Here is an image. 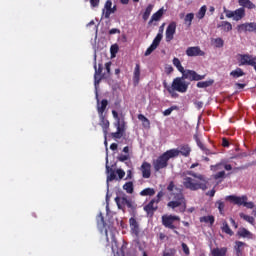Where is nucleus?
<instances>
[{
  "instance_id": "obj_1",
  "label": "nucleus",
  "mask_w": 256,
  "mask_h": 256,
  "mask_svg": "<svg viewBox=\"0 0 256 256\" xmlns=\"http://www.w3.org/2000/svg\"><path fill=\"white\" fill-rule=\"evenodd\" d=\"M167 191L172 197V201L168 202L167 207H170V209L179 207V213H185L187 211V200L185 194H183V189L176 187L175 182L171 181L167 186Z\"/></svg>"
},
{
  "instance_id": "obj_2",
  "label": "nucleus",
  "mask_w": 256,
  "mask_h": 256,
  "mask_svg": "<svg viewBox=\"0 0 256 256\" xmlns=\"http://www.w3.org/2000/svg\"><path fill=\"white\" fill-rule=\"evenodd\" d=\"M163 85L173 98L179 97V94H177L175 91H178V93H187V89H189V84L185 82V78H183V76L175 78L172 81L171 86H168L167 82H164Z\"/></svg>"
},
{
  "instance_id": "obj_3",
  "label": "nucleus",
  "mask_w": 256,
  "mask_h": 256,
  "mask_svg": "<svg viewBox=\"0 0 256 256\" xmlns=\"http://www.w3.org/2000/svg\"><path fill=\"white\" fill-rule=\"evenodd\" d=\"M178 152L175 150H167L162 155H160L156 160L153 161L152 165L154 167V171H161V169H166L169 165V159H173L177 157Z\"/></svg>"
},
{
  "instance_id": "obj_4",
  "label": "nucleus",
  "mask_w": 256,
  "mask_h": 256,
  "mask_svg": "<svg viewBox=\"0 0 256 256\" xmlns=\"http://www.w3.org/2000/svg\"><path fill=\"white\" fill-rule=\"evenodd\" d=\"M248 198L246 195L243 196H235V195H229L225 197V201H229L230 203H233L234 205H243V207H246L247 209H253L255 207V204L253 202H247Z\"/></svg>"
},
{
  "instance_id": "obj_5",
  "label": "nucleus",
  "mask_w": 256,
  "mask_h": 256,
  "mask_svg": "<svg viewBox=\"0 0 256 256\" xmlns=\"http://www.w3.org/2000/svg\"><path fill=\"white\" fill-rule=\"evenodd\" d=\"M164 28H165V23H163L159 27L158 33H157L156 37L154 38L152 44L147 48V50L144 53L145 57H149V55H151V53H153V51H155V49H157L159 47V45L161 44V41L163 40Z\"/></svg>"
},
{
  "instance_id": "obj_6",
  "label": "nucleus",
  "mask_w": 256,
  "mask_h": 256,
  "mask_svg": "<svg viewBox=\"0 0 256 256\" xmlns=\"http://www.w3.org/2000/svg\"><path fill=\"white\" fill-rule=\"evenodd\" d=\"M182 183L185 189H189L190 191H199V189H206L205 184L191 177H184Z\"/></svg>"
},
{
  "instance_id": "obj_7",
  "label": "nucleus",
  "mask_w": 256,
  "mask_h": 256,
  "mask_svg": "<svg viewBox=\"0 0 256 256\" xmlns=\"http://www.w3.org/2000/svg\"><path fill=\"white\" fill-rule=\"evenodd\" d=\"M175 221H181V217L176 215H163L162 216V225L166 227V229H171L175 231L177 226H175Z\"/></svg>"
},
{
  "instance_id": "obj_8",
  "label": "nucleus",
  "mask_w": 256,
  "mask_h": 256,
  "mask_svg": "<svg viewBox=\"0 0 256 256\" xmlns=\"http://www.w3.org/2000/svg\"><path fill=\"white\" fill-rule=\"evenodd\" d=\"M206 75H200L195 70H185L182 74V79H187L188 81H203Z\"/></svg>"
},
{
  "instance_id": "obj_9",
  "label": "nucleus",
  "mask_w": 256,
  "mask_h": 256,
  "mask_svg": "<svg viewBox=\"0 0 256 256\" xmlns=\"http://www.w3.org/2000/svg\"><path fill=\"white\" fill-rule=\"evenodd\" d=\"M94 69H95L94 85L97 88L99 83H101V81L105 79V74H103V64H98V68H97V62H95Z\"/></svg>"
},
{
  "instance_id": "obj_10",
  "label": "nucleus",
  "mask_w": 256,
  "mask_h": 256,
  "mask_svg": "<svg viewBox=\"0 0 256 256\" xmlns=\"http://www.w3.org/2000/svg\"><path fill=\"white\" fill-rule=\"evenodd\" d=\"M112 116L115 119L114 127L126 128L127 123L125 122V114L118 113L116 110H112Z\"/></svg>"
},
{
  "instance_id": "obj_11",
  "label": "nucleus",
  "mask_w": 256,
  "mask_h": 256,
  "mask_svg": "<svg viewBox=\"0 0 256 256\" xmlns=\"http://www.w3.org/2000/svg\"><path fill=\"white\" fill-rule=\"evenodd\" d=\"M158 209L159 203L155 201V198L144 206V211L147 214V217H153V215H155V211H157Z\"/></svg>"
},
{
  "instance_id": "obj_12",
  "label": "nucleus",
  "mask_w": 256,
  "mask_h": 256,
  "mask_svg": "<svg viewBox=\"0 0 256 256\" xmlns=\"http://www.w3.org/2000/svg\"><path fill=\"white\" fill-rule=\"evenodd\" d=\"M177 31V22H171L166 28V43H171Z\"/></svg>"
},
{
  "instance_id": "obj_13",
  "label": "nucleus",
  "mask_w": 256,
  "mask_h": 256,
  "mask_svg": "<svg viewBox=\"0 0 256 256\" xmlns=\"http://www.w3.org/2000/svg\"><path fill=\"white\" fill-rule=\"evenodd\" d=\"M188 57H205V52L199 46H192L186 49Z\"/></svg>"
},
{
  "instance_id": "obj_14",
  "label": "nucleus",
  "mask_w": 256,
  "mask_h": 256,
  "mask_svg": "<svg viewBox=\"0 0 256 256\" xmlns=\"http://www.w3.org/2000/svg\"><path fill=\"white\" fill-rule=\"evenodd\" d=\"M238 33L249 32V33H256V23L250 22V23H244L237 26Z\"/></svg>"
},
{
  "instance_id": "obj_15",
  "label": "nucleus",
  "mask_w": 256,
  "mask_h": 256,
  "mask_svg": "<svg viewBox=\"0 0 256 256\" xmlns=\"http://www.w3.org/2000/svg\"><path fill=\"white\" fill-rule=\"evenodd\" d=\"M211 171H231L233 169V166L231 164L227 163V160H221L216 165L210 166Z\"/></svg>"
},
{
  "instance_id": "obj_16",
  "label": "nucleus",
  "mask_w": 256,
  "mask_h": 256,
  "mask_svg": "<svg viewBox=\"0 0 256 256\" xmlns=\"http://www.w3.org/2000/svg\"><path fill=\"white\" fill-rule=\"evenodd\" d=\"M140 171L142 173L143 179L151 178V163L144 161L140 166Z\"/></svg>"
},
{
  "instance_id": "obj_17",
  "label": "nucleus",
  "mask_w": 256,
  "mask_h": 256,
  "mask_svg": "<svg viewBox=\"0 0 256 256\" xmlns=\"http://www.w3.org/2000/svg\"><path fill=\"white\" fill-rule=\"evenodd\" d=\"M170 151H177V157H179V155H182V157H189L191 155V147L189 146V144H183L179 147L178 149H170Z\"/></svg>"
},
{
  "instance_id": "obj_18",
  "label": "nucleus",
  "mask_w": 256,
  "mask_h": 256,
  "mask_svg": "<svg viewBox=\"0 0 256 256\" xmlns=\"http://www.w3.org/2000/svg\"><path fill=\"white\" fill-rule=\"evenodd\" d=\"M100 119V127H102L103 130V134H104V139H107V135L109 134V120H107V118H105V115H100L99 116Z\"/></svg>"
},
{
  "instance_id": "obj_19",
  "label": "nucleus",
  "mask_w": 256,
  "mask_h": 256,
  "mask_svg": "<svg viewBox=\"0 0 256 256\" xmlns=\"http://www.w3.org/2000/svg\"><path fill=\"white\" fill-rule=\"evenodd\" d=\"M129 224H130V229H131L133 235H136V237H137L140 233L139 222H137V219H135L134 217H131L129 219Z\"/></svg>"
},
{
  "instance_id": "obj_20",
  "label": "nucleus",
  "mask_w": 256,
  "mask_h": 256,
  "mask_svg": "<svg viewBox=\"0 0 256 256\" xmlns=\"http://www.w3.org/2000/svg\"><path fill=\"white\" fill-rule=\"evenodd\" d=\"M141 80V65L137 63L133 72V83L134 85H139V81Z\"/></svg>"
},
{
  "instance_id": "obj_21",
  "label": "nucleus",
  "mask_w": 256,
  "mask_h": 256,
  "mask_svg": "<svg viewBox=\"0 0 256 256\" xmlns=\"http://www.w3.org/2000/svg\"><path fill=\"white\" fill-rule=\"evenodd\" d=\"M164 13H165V9L160 8L156 13L152 15L151 19L148 22V25H152L153 21H161V17H163Z\"/></svg>"
},
{
  "instance_id": "obj_22",
  "label": "nucleus",
  "mask_w": 256,
  "mask_h": 256,
  "mask_svg": "<svg viewBox=\"0 0 256 256\" xmlns=\"http://www.w3.org/2000/svg\"><path fill=\"white\" fill-rule=\"evenodd\" d=\"M128 201L129 199H127L126 196H123V197L117 196L115 198V203L117 204L118 209H125Z\"/></svg>"
},
{
  "instance_id": "obj_23",
  "label": "nucleus",
  "mask_w": 256,
  "mask_h": 256,
  "mask_svg": "<svg viewBox=\"0 0 256 256\" xmlns=\"http://www.w3.org/2000/svg\"><path fill=\"white\" fill-rule=\"evenodd\" d=\"M218 29L225 31V33H229V31H233V25L230 22L222 21L220 24L217 25Z\"/></svg>"
},
{
  "instance_id": "obj_24",
  "label": "nucleus",
  "mask_w": 256,
  "mask_h": 256,
  "mask_svg": "<svg viewBox=\"0 0 256 256\" xmlns=\"http://www.w3.org/2000/svg\"><path fill=\"white\" fill-rule=\"evenodd\" d=\"M211 255L212 256H227V247L213 248V249H211Z\"/></svg>"
},
{
  "instance_id": "obj_25",
  "label": "nucleus",
  "mask_w": 256,
  "mask_h": 256,
  "mask_svg": "<svg viewBox=\"0 0 256 256\" xmlns=\"http://www.w3.org/2000/svg\"><path fill=\"white\" fill-rule=\"evenodd\" d=\"M107 105H109V101H107V99H103L100 104L98 102V105H97V112H98V115L101 116V115H104L103 113H105V109H107Z\"/></svg>"
},
{
  "instance_id": "obj_26",
  "label": "nucleus",
  "mask_w": 256,
  "mask_h": 256,
  "mask_svg": "<svg viewBox=\"0 0 256 256\" xmlns=\"http://www.w3.org/2000/svg\"><path fill=\"white\" fill-rule=\"evenodd\" d=\"M240 7L243 9H256V6L251 0H238Z\"/></svg>"
},
{
  "instance_id": "obj_27",
  "label": "nucleus",
  "mask_w": 256,
  "mask_h": 256,
  "mask_svg": "<svg viewBox=\"0 0 256 256\" xmlns=\"http://www.w3.org/2000/svg\"><path fill=\"white\" fill-rule=\"evenodd\" d=\"M116 129H117L116 132L111 133V137H113V139H121V137L125 135V131H127V128L116 127Z\"/></svg>"
},
{
  "instance_id": "obj_28",
  "label": "nucleus",
  "mask_w": 256,
  "mask_h": 256,
  "mask_svg": "<svg viewBox=\"0 0 256 256\" xmlns=\"http://www.w3.org/2000/svg\"><path fill=\"white\" fill-rule=\"evenodd\" d=\"M106 173H107V182L115 181V179H117L115 170H113V168L109 167V165H107V164H106Z\"/></svg>"
},
{
  "instance_id": "obj_29",
  "label": "nucleus",
  "mask_w": 256,
  "mask_h": 256,
  "mask_svg": "<svg viewBox=\"0 0 256 256\" xmlns=\"http://www.w3.org/2000/svg\"><path fill=\"white\" fill-rule=\"evenodd\" d=\"M245 17V8H238L234 11V21H241Z\"/></svg>"
},
{
  "instance_id": "obj_30",
  "label": "nucleus",
  "mask_w": 256,
  "mask_h": 256,
  "mask_svg": "<svg viewBox=\"0 0 256 256\" xmlns=\"http://www.w3.org/2000/svg\"><path fill=\"white\" fill-rule=\"evenodd\" d=\"M243 247H245V243L241 241H236L234 249L236 251L237 256H242L243 255Z\"/></svg>"
},
{
  "instance_id": "obj_31",
  "label": "nucleus",
  "mask_w": 256,
  "mask_h": 256,
  "mask_svg": "<svg viewBox=\"0 0 256 256\" xmlns=\"http://www.w3.org/2000/svg\"><path fill=\"white\" fill-rule=\"evenodd\" d=\"M244 75L245 72L241 68H236L230 72V77H233V79H239V77H243Z\"/></svg>"
},
{
  "instance_id": "obj_32",
  "label": "nucleus",
  "mask_w": 256,
  "mask_h": 256,
  "mask_svg": "<svg viewBox=\"0 0 256 256\" xmlns=\"http://www.w3.org/2000/svg\"><path fill=\"white\" fill-rule=\"evenodd\" d=\"M213 83H215V80L210 79L208 81L198 82L196 86L198 87V89H207V87H211Z\"/></svg>"
},
{
  "instance_id": "obj_33",
  "label": "nucleus",
  "mask_w": 256,
  "mask_h": 256,
  "mask_svg": "<svg viewBox=\"0 0 256 256\" xmlns=\"http://www.w3.org/2000/svg\"><path fill=\"white\" fill-rule=\"evenodd\" d=\"M172 63L180 73H185V68L181 65V60H179V58H173Z\"/></svg>"
},
{
  "instance_id": "obj_34",
  "label": "nucleus",
  "mask_w": 256,
  "mask_h": 256,
  "mask_svg": "<svg viewBox=\"0 0 256 256\" xmlns=\"http://www.w3.org/2000/svg\"><path fill=\"white\" fill-rule=\"evenodd\" d=\"M194 140L197 143V146L205 152V154L207 155L209 153V149H207V147H205V145H203V142H201V139L199 138V135L195 134L194 135Z\"/></svg>"
},
{
  "instance_id": "obj_35",
  "label": "nucleus",
  "mask_w": 256,
  "mask_h": 256,
  "mask_svg": "<svg viewBox=\"0 0 256 256\" xmlns=\"http://www.w3.org/2000/svg\"><path fill=\"white\" fill-rule=\"evenodd\" d=\"M215 207L218 208L220 215L225 217V202H223L222 200H218L215 202Z\"/></svg>"
},
{
  "instance_id": "obj_36",
  "label": "nucleus",
  "mask_w": 256,
  "mask_h": 256,
  "mask_svg": "<svg viewBox=\"0 0 256 256\" xmlns=\"http://www.w3.org/2000/svg\"><path fill=\"white\" fill-rule=\"evenodd\" d=\"M123 189L124 191H126V193H128L129 195H132V193L135 191V186L133 185V182H126L123 185Z\"/></svg>"
},
{
  "instance_id": "obj_37",
  "label": "nucleus",
  "mask_w": 256,
  "mask_h": 256,
  "mask_svg": "<svg viewBox=\"0 0 256 256\" xmlns=\"http://www.w3.org/2000/svg\"><path fill=\"white\" fill-rule=\"evenodd\" d=\"M237 235H239L240 237L248 238L251 239V232L249 230H247L246 228H240L237 232Z\"/></svg>"
},
{
  "instance_id": "obj_38",
  "label": "nucleus",
  "mask_w": 256,
  "mask_h": 256,
  "mask_svg": "<svg viewBox=\"0 0 256 256\" xmlns=\"http://www.w3.org/2000/svg\"><path fill=\"white\" fill-rule=\"evenodd\" d=\"M226 177H227V174L225 173V170H221L213 175V179L215 181H219V183H221V181H223V179H225Z\"/></svg>"
},
{
  "instance_id": "obj_39",
  "label": "nucleus",
  "mask_w": 256,
  "mask_h": 256,
  "mask_svg": "<svg viewBox=\"0 0 256 256\" xmlns=\"http://www.w3.org/2000/svg\"><path fill=\"white\" fill-rule=\"evenodd\" d=\"M141 197H153L155 195V189L146 188L140 192Z\"/></svg>"
},
{
  "instance_id": "obj_40",
  "label": "nucleus",
  "mask_w": 256,
  "mask_h": 256,
  "mask_svg": "<svg viewBox=\"0 0 256 256\" xmlns=\"http://www.w3.org/2000/svg\"><path fill=\"white\" fill-rule=\"evenodd\" d=\"M153 11V4H149L147 7H146V9H145V11H144V13H143V15H142V19L144 20V21H147V19H149V17L151 16V12Z\"/></svg>"
},
{
  "instance_id": "obj_41",
  "label": "nucleus",
  "mask_w": 256,
  "mask_h": 256,
  "mask_svg": "<svg viewBox=\"0 0 256 256\" xmlns=\"http://www.w3.org/2000/svg\"><path fill=\"white\" fill-rule=\"evenodd\" d=\"M193 19H195V14L193 13H188L185 17H184V23L185 25H187V27H191L192 23H193Z\"/></svg>"
},
{
  "instance_id": "obj_42",
  "label": "nucleus",
  "mask_w": 256,
  "mask_h": 256,
  "mask_svg": "<svg viewBox=\"0 0 256 256\" xmlns=\"http://www.w3.org/2000/svg\"><path fill=\"white\" fill-rule=\"evenodd\" d=\"M200 223H210V225H213L215 223V217L213 215L202 216L200 217Z\"/></svg>"
},
{
  "instance_id": "obj_43",
  "label": "nucleus",
  "mask_w": 256,
  "mask_h": 256,
  "mask_svg": "<svg viewBox=\"0 0 256 256\" xmlns=\"http://www.w3.org/2000/svg\"><path fill=\"white\" fill-rule=\"evenodd\" d=\"M221 230L223 233H226V235H230V236L233 235V230H231L227 221H224L222 223Z\"/></svg>"
},
{
  "instance_id": "obj_44",
  "label": "nucleus",
  "mask_w": 256,
  "mask_h": 256,
  "mask_svg": "<svg viewBox=\"0 0 256 256\" xmlns=\"http://www.w3.org/2000/svg\"><path fill=\"white\" fill-rule=\"evenodd\" d=\"M207 13V6L203 5L199 11L196 13V18L201 20L205 18V15Z\"/></svg>"
},
{
  "instance_id": "obj_45",
  "label": "nucleus",
  "mask_w": 256,
  "mask_h": 256,
  "mask_svg": "<svg viewBox=\"0 0 256 256\" xmlns=\"http://www.w3.org/2000/svg\"><path fill=\"white\" fill-rule=\"evenodd\" d=\"M239 215L241 219H244V221H247L250 225H255V218H253V216L246 215L245 213H240Z\"/></svg>"
},
{
  "instance_id": "obj_46",
  "label": "nucleus",
  "mask_w": 256,
  "mask_h": 256,
  "mask_svg": "<svg viewBox=\"0 0 256 256\" xmlns=\"http://www.w3.org/2000/svg\"><path fill=\"white\" fill-rule=\"evenodd\" d=\"M138 119H139V121H142L144 127L151 126V122L147 119V117H145V115L139 114Z\"/></svg>"
},
{
  "instance_id": "obj_47",
  "label": "nucleus",
  "mask_w": 256,
  "mask_h": 256,
  "mask_svg": "<svg viewBox=\"0 0 256 256\" xmlns=\"http://www.w3.org/2000/svg\"><path fill=\"white\" fill-rule=\"evenodd\" d=\"M117 11V6H114L113 8L111 7L109 10H103V15L105 19H109L111 17L112 13H115Z\"/></svg>"
},
{
  "instance_id": "obj_48",
  "label": "nucleus",
  "mask_w": 256,
  "mask_h": 256,
  "mask_svg": "<svg viewBox=\"0 0 256 256\" xmlns=\"http://www.w3.org/2000/svg\"><path fill=\"white\" fill-rule=\"evenodd\" d=\"M175 109H177V106H171L170 108L166 109L163 112V116L164 117H169V115H171V113H173V111H175Z\"/></svg>"
},
{
  "instance_id": "obj_49",
  "label": "nucleus",
  "mask_w": 256,
  "mask_h": 256,
  "mask_svg": "<svg viewBox=\"0 0 256 256\" xmlns=\"http://www.w3.org/2000/svg\"><path fill=\"white\" fill-rule=\"evenodd\" d=\"M214 43H215V47H217L218 49H221V47L225 45V42L221 38H216L214 40Z\"/></svg>"
},
{
  "instance_id": "obj_50",
  "label": "nucleus",
  "mask_w": 256,
  "mask_h": 256,
  "mask_svg": "<svg viewBox=\"0 0 256 256\" xmlns=\"http://www.w3.org/2000/svg\"><path fill=\"white\" fill-rule=\"evenodd\" d=\"M224 13L228 19H235V11L227 10V8H224Z\"/></svg>"
},
{
  "instance_id": "obj_51",
  "label": "nucleus",
  "mask_w": 256,
  "mask_h": 256,
  "mask_svg": "<svg viewBox=\"0 0 256 256\" xmlns=\"http://www.w3.org/2000/svg\"><path fill=\"white\" fill-rule=\"evenodd\" d=\"M130 157L129 154L123 155L121 154L120 156L117 157V160L120 161V163H125V161H129Z\"/></svg>"
},
{
  "instance_id": "obj_52",
  "label": "nucleus",
  "mask_w": 256,
  "mask_h": 256,
  "mask_svg": "<svg viewBox=\"0 0 256 256\" xmlns=\"http://www.w3.org/2000/svg\"><path fill=\"white\" fill-rule=\"evenodd\" d=\"M182 251L185 255H190L191 251L189 250V246H187V244L185 242H183L182 244Z\"/></svg>"
},
{
  "instance_id": "obj_53",
  "label": "nucleus",
  "mask_w": 256,
  "mask_h": 256,
  "mask_svg": "<svg viewBox=\"0 0 256 256\" xmlns=\"http://www.w3.org/2000/svg\"><path fill=\"white\" fill-rule=\"evenodd\" d=\"M116 173L118 175V179L121 180L125 177V172L123 169L119 168L116 170Z\"/></svg>"
},
{
  "instance_id": "obj_54",
  "label": "nucleus",
  "mask_w": 256,
  "mask_h": 256,
  "mask_svg": "<svg viewBox=\"0 0 256 256\" xmlns=\"http://www.w3.org/2000/svg\"><path fill=\"white\" fill-rule=\"evenodd\" d=\"M99 3H101V0H90V7L95 9V7H99Z\"/></svg>"
},
{
  "instance_id": "obj_55",
  "label": "nucleus",
  "mask_w": 256,
  "mask_h": 256,
  "mask_svg": "<svg viewBox=\"0 0 256 256\" xmlns=\"http://www.w3.org/2000/svg\"><path fill=\"white\" fill-rule=\"evenodd\" d=\"M164 195H165V193H163V191L158 192V194H157V196H156V198H155V202H156V203H160L161 198H162Z\"/></svg>"
},
{
  "instance_id": "obj_56",
  "label": "nucleus",
  "mask_w": 256,
  "mask_h": 256,
  "mask_svg": "<svg viewBox=\"0 0 256 256\" xmlns=\"http://www.w3.org/2000/svg\"><path fill=\"white\" fill-rule=\"evenodd\" d=\"M111 7H113V2H111V0L106 1L105 6H104V9H105L106 11H109V9H110Z\"/></svg>"
},
{
  "instance_id": "obj_57",
  "label": "nucleus",
  "mask_w": 256,
  "mask_h": 256,
  "mask_svg": "<svg viewBox=\"0 0 256 256\" xmlns=\"http://www.w3.org/2000/svg\"><path fill=\"white\" fill-rule=\"evenodd\" d=\"M98 223H101V225H105V218L101 213L98 215Z\"/></svg>"
},
{
  "instance_id": "obj_58",
  "label": "nucleus",
  "mask_w": 256,
  "mask_h": 256,
  "mask_svg": "<svg viewBox=\"0 0 256 256\" xmlns=\"http://www.w3.org/2000/svg\"><path fill=\"white\" fill-rule=\"evenodd\" d=\"M133 179V171L132 170H127V176L125 178V181Z\"/></svg>"
},
{
  "instance_id": "obj_59",
  "label": "nucleus",
  "mask_w": 256,
  "mask_h": 256,
  "mask_svg": "<svg viewBox=\"0 0 256 256\" xmlns=\"http://www.w3.org/2000/svg\"><path fill=\"white\" fill-rule=\"evenodd\" d=\"M105 69H106L108 75H111V62H107L105 64Z\"/></svg>"
},
{
  "instance_id": "obj_60",
  "label": "nucleus",
  "mask_w": 256,
  "mask_h": 256,
  "mask_svg": "<svg viewBox=\"0 0 256 256\" xmlns=\"http://www.w3.org/2000/svg\"><path fill=\"white\" fill-rule=\"evenodd\" d=\"M229 140L227 138L222 139V147H229Z\"/></svg>"
},
{
  "instance_id": "obj_61",
  "label": "nucleus",
  "mask_w": 256,
  "mask_h": 256,
  "mask_svg": "<svg viewBox=\"0 0 256 256\" xmlns=\"http://www.w3.org/2000/svg\"><path fill=\"white\" fill-rule=\"evenodd\" d=\"M126 207H128V209H135V206L133 205V202L131 200H128V202H126Z\"/></svg>"
},
{
  "instance_id": "obj_62",
  "label": "nucleus",
  "mask_w": 256,
  "mask_h": 256,
  "mask_svg": "<svg viewBox=\"0 0 256 256\" xmlns=\"http://www.w3.org/2000/svg\"><path fill=\"white\" fill-rule=\"evenodd\" d=\"M163 256H175V251L171 250V251H168V252H164Z\"/></svg>"
},
{
  "instance_id": "obj_63",
  "label": "nucleus",
  "mask_w": 256,
  "mask_h": 256,
  "mask_svg": "<svg viewBox=\"0 0 256 256\" xmlns=\"http://www.w3.org/2000/svg\"><path fill=\"white\" fill-rule=\"evenodd\" d=\"M117 147H118L117 143H112V144L110 145L111 151H117Z\"/></svg>"
},
{
  "instance_id": "obj_64",
  "label": "nucleus",
  "mask_w": 256,
  "mask_h": 256,
  "mask_svg": "<svg viewBox=\"0 0 256 256\" xmlns=\"http://www.w3.org/2000/svg\"><path fill=\"white\" fill-rule=\"evenodd\" d=\"M166 73H167L168 75H170V73H173V68H172V66L166 67Z\"/></svg>"
}]
</instances>
